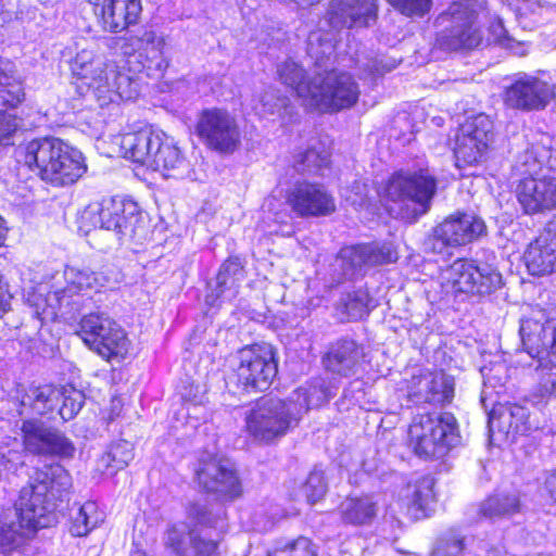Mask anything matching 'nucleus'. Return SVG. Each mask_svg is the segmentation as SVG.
<instances>
[{"label": "nucleus", "mask_w": 556, "mask_h": 556, "mask_svg": "<svg viewBox=\"0 0 556 556\" xmlns=\"http://www.w3.org/2000/svg\"><path fill=\"white\" fill-rule=\"evenodd\" d=\"M165 46L164 37L153 29H140L121 45L125 65L132 75L122 73L114 61L97 53L93 45L77 52L71 71L92 90L101 106L129 101L140 93L139 74L153 78L164 75L169 65Z\"/></svg>", "instance_id": "1"}, {"label": "nucleus", "mask_w": 556, "mask_h": 556, "mask_svg": "<svg viewBox=\"0 0 556 556\" xmlns=\"http://www.w3.org/2000/svg\"><path fill=\"white\" fill-rule=\"evenodd\" d=\"M376 15L377 0H331L325 23L332 30H313L307 38V54L316 66L314 89L307 108L339 111L356 103L359 88L351 74L330 71L321 75L317 70L323 68L333 56L337 42L334 30L368 26Z\"/></svg>", "instance_id": "2"}, {"label": "nucleus", "mask_w": 556, "mask_h": 556, "mask_svg": "<svg viewBox=\"0 0 556 556\" xmlns=\"http://www.w3.org/2000/svg\"><path fill=\"white\" fill-rule=\"evenodd\" d=\"M37 473L34 483L21 491L17 522L0 529V548L4 556H22L31 535L40 528L56 522V503L63 501L72 486L70 473L61 465H50Z\"/></svg>", "instance_id": "3"}, {"label": "nucleus", "mask_w": 556, "mask_h": 556, "mask_svg": "<svg viewBox=\"0 0 556 556\" xmlns=\"http://www.w3.org/2000/svg\"><path fill=\"white\" fill-rule=\"evenodd\" d=\"M333 395L324 381L317 379L294 390L287 400L263 399L245 416L247 432L256 441L270 443L286 435L311 408Z\"/></svg>", "instance_id": "4"}, {"label": "nucleus", "mask_w": 556, "mask_h": 556, "mask_svg": "<svg viewBox=\"0 0 556 556\" xmlns=\"http://www.w3.org/2000/svg\"><path fill=\"white\" fill-rule=\"evenodd\" d=\"M103 286L104 278L98 273L89 268L66 266L63 273H55L49 281L38 283L28 293L27 303L39 320L53 321L78 311L84 298H89Z\"/></svg>", "instance_id": "5"}, {"label": "nucleus", "mask_w": 556, "mask_h": 556, "mask_svg": "<svg viewBox=\"0 0 556 556\" xmlns=\"http://www.w3.org/2000/svg\"><path fill=\"white\" fill-rule=\"evenodd\" d=\"M517 169L529 175L516 188L518 203L528 215L556 208V178L532 177L543 167L556 170V136L535 131L531 135L528 148L518 156Z\"/></svg>", "instance_id": "6"}, {"label": "nucleus", "mask_w": 556, "mask_h": 556, "mask_svg": "<svg viewBox=\"0 0 556 556\" xmlns=\"http://www.w3.org/2000/svg\"><path fill=\"white\" fill-rule=\"evenodd\" d=\"M520 337L523 352L517 354V363L535 366L541 371L536 403L556 396V308L535 311L521 320Z\"/></svg>", "instance_id": "7"}, {"label": "nucleus", "mask_w": 556, "mask_h": 556, "mask_svg": "<svg viewBox=\"0 0 556 556\" xmlns=\"http://www.w3.org/2000/svg\"><path fill=\"white\" fill-rule=\"evenodd\" d=\"M18 154L34 175L53 187L74 185L88 168L81 151L55 137L26 141Z\"/></svg>", "instance_id": "8"}, {"label": "nucleus", "mask_w": 556, "mask_h": 556, "mask_svg": "<svg viewBox=\"0 0 556 556\" xmlns=\"http://www.w3.org/2000/svg\"><path fill=\"white\" fill-rule=\"evenodd\" d=\"M116 140L124 157L159 172L164 178L180 179L190 172V163L175 139L161 129L147 126Z\"/></svg>", "instance_id": "9"}, {"label": "nucleus", "mask_w": 556, "mask_h": 556, "mask_svg": "<svg viewBox=\"0 0 556 556\" xmlns=\"http://www.w3.org/2000/svg\"><path fill=\"white\" fill-rule=\"evenodd\" d=\"M435 191L437 180L428 168L401 169L390 176L379 194L390 214L408 219L430 208Z\"/></svg>", "instance_id": "10"}, {"label": "nucleus", "mask_w": 556, "mask_h": 556, "mask_svg": "<svg viewBox=\"0 0 556 556\" xmlns=\"http://www.w3.org/2000/svg\"><path fill=\"white\" fill-rule=\"evenodd\" d=\"M93 228L113 231L121 242L142 236L144 219L138 204L126 198H109L89 204L80 214L79 229L88 233Z\"/></svg>", "instance_id": "11"}, {"label": "nucleus", "mask_w": 556, "mask_h": 556, "mask_svg": "<svg viewBox=\"0 0 556 556\" xmlns=\"http://www.w3.org/2000/svg\"><path fill=\"white\" fill-rule=\"evenodd\" d=\"M409 445L420 457H441L457 443V421L450 413L416 416L408 429Z\"/></svg>", "instance_id": "12"}, {"label": "nucleus", "mask_w": 556, "mask_h": 556, "mask_svg": "<svg viewBox=\"0 0 556 556\" xmlns=\"http://www.w3.org/2000/svg\"><path fill=\"white\" fill-rule=\"evenodd\" d=\"M440 283L446 294L490 295L503 285L501 273L489 264L477 265L459 258L440 273Z\"/></svg>", "instance_id": "13"}, {"label": "nucleus", "mask_w": 556, "mask_h": 556, "mask_svg": "<svg viewBox=\"0 0 556 556\" xmlns=\"http://www.w3.org/2000/svg\"><path fill=\"white\" fill-rule=\"evenodd\" d=\"M237 359L232 379L238 389L262 392L269 388L278 371L276 353L270 344L245 346L238 352Z\"/></svg>", "instance_id": "14"}, {"label": "nucleus", "mask_w": 556, "mask_h": 556, "mask_svg": "<svg viewBox=\"0 0 556 556\" xmlns=\"http://www.w3.org/2000/svg\"><path fill=\"white\" fill-rule=\"evenodd\" d=\"M80 337L99 356L106 361L122 362L130 349L125 330L103 314H89L80 321Z\"/></svg>", "instance_id": "15"}, {"label": "nucleus", "mask_w": 556, "mask_h": 556, "mask_svg": "<svg viewBox=\"0 0 556 556\" xmlns=\"http://www.w3.org/2000/svg\"><path fill=\"white\" fill-rule=\"evenodd\" d=\"M475 9L472 0H460L450 5L437 22L443 29L437 41L443 49H472L481 42V36L473 28Z\"/></svg>", "instance_id": "16"}, {"label": "nucleus", "mask_w": 556, "mask_h": 556, "mask_svg": "<svg viewBox=\"0 0 556 556\" xmlns=\"http://www.w3.org/2000/svg\"><path fill=\"white\" fill-rule=\"evenodd\" d=\"M493 140V122L485 114L468 117L456 135L454 154L459 169L482 163Z\"/></svg>", "instance_id": "17"}, {"label": "nucleus", "mask_w": 556, "mask_h": 556, "mask_svg": "<svg viewBox=\"0 0 556 556\" xmlns=\"http://www.w3.org/2000/svg\"><path fill=\"white\" fill-rule=\"evenodd\" d=\"M195 132L203 143L219 153H232L241 142V131L235 115L220 108L203 110Z\"/></svg>", "instance_id": "18"}, {"label": "nucleus", "mask_w": 556, "mask_h": 556, "mask_svg": "<svg viewBox=\"0 0 556 556\" xmlns=\"http://www.w3.org/2000/svg\"><path fill=\"white\" fill-rule=\"evenodd\" d=\"M555 97V86L538 75L519 74L505 88L503 100L507 108L522 111H540Z\"/></svg>", "instance_id": "19"}, {"label": "nucleus", "mask_w": 556, "mask_h": 556, "mask_svg": "<svg viewBox=\"0 0 556 556\" xmlns=\"http://www.w3.org/2000/svg\"><path fill=\"white\" fill-rule=\"evenodd\" d=\"M486 231L484 220L473 213L448 215L433 229L432 250L442 253L445 248L467 245Z\"/></svg>", "instance_id": "20"}, {"label": "nucleus", "mask_w": 556, "mask_h": 556, "mask_svg": "<svg viewBox=\"0 0 556 556\" xmlns=\"http://www.w3.org/2000/svg\"><path fill=\"white\" fill-rule=\"evenodd\" d=\"M393 496V502L389 505L392 513H402L416 520L425 518L434 501L433 480L424 476L407 483L403 482Z\"/></svg>", "instance_id": "21"}, {"label": "nucleus", "mask_w": 556, "mask_h": 556, "mask_svg": "<svg viewBox=\"0 0 556 556\" xmlns=\"http://www.w3.org/2000/svg\"><path fill=\"white\" fill-rule=\"evenodd\" d=\"M197 477L203 489L224 498L233 500L241 494V484L233 466L226 459H202Z\"/></svg>", "instance_id": "22"}, {"label": "nucleus", "mask_w": 556, "mask_h": 556, "mask_svg": "<svg viewBox=\"0 0 556 556\" xmlns=\"http://www.w3.org/2000/svg\"><path fill=\"white\" fill-rule=\"evenodd\" d=\"M22 433L25 448L33 454L72 457L75 452L74 445L67 438L47 428L38 419L24 420Z\"/></svg>", "instance_id": "23"}, {"label": "nucleus", "mask_w": 556, "mask_h": 556, "mask_svg": "<svg viewBox=\"0 0 556 556\" xmlns=\"http://www.w3.org/2000/svg\"><path fill=\"white\" fill-rule=\"evenodd\" d=\"M287 203L299 216H323L334 212V199L317 184L298 181L287 195Z\"/></svg>", "instance_id": "24"}, {"label": "nucleus", "mask_w": 556, "mask_h": 556, "mask_svg": "<svg viewBox=\"0 0 556 556\" xmlns=\"http://www.w3.org/2000/svg\"><path fill=\"white\" fill-rule=\"evenodd\" d=\"M101 27L110 33H121L138 22L142 11L141 0H90Z\"/></svg>", "instance_id": "25"}, {"label": "nucleus", "mask_w": 556, "mask_h": 556, "mask_svg": "<svg viewBox=\"0 0 556 556\" xmlns=\"http://www.w3.org/2000/svg\"><path fill=\"white\" fill-rule=\"evenodd\" d=\"M397 260V253L391 243L357 244L342 248L338 262L345 277H353L364 265H379L393 263Z\"/></svg>", "instance_id": "26"}, {"label": "nucleus", "mask_w": 556, "mask_h": 556, "mask_svg": "<svg viewBox=\"0 0 556 556\" xmlns=\"http://www.w3.org/2000/svg\"><path fill=\"white\" fill-rule=\"evenodd\" d=\"M528 271L533 276H546L556 271V222L529 243L523 254Z\"/></svg>", "instance_id": "27"}, {"label": "nucleus", "mask_w": 556, "mask_h": 556, "mask_svg": "<svg viewBox=\"0 0 556 556\" xmlns=\"http://www.w3.org/2000/svg\"><path fill=\"white\" fill-rule=\"evenodd\" d=\"M488 425L491 439L494 438L495 431H498L509 442H514L517 435H523L531 429L528 409L517 404L494 407L489 414Z\"/></svg>", "instance_id": "28"}, {"label": "nucleus", "mask_w": 556, "mask_h": 556, "mask_svg": "<svg viewBox=\"0 0 556 556\" xmlns=\"http://www.w3.org/2000/svg\"><path fill=\"white\" fill-rule=\"evenodd\" d=\"M166 544L179 556H211L217 548L215 540H206L197 529L187 532L182 523L168 529Z\"/></svg>", "instance_id": "29"}, {"label": "nucleus", "mask_w": 556, "mask_h": 556, "mask_svg": "<svg viewBox=\"0 0 556 556\" xmlns=\"http://www.w3.org/2000/svg\"><path fill=\"white\" fill-rule=\"evenodd\" d=\"M364 356L363 349L354 340H339L333 343L324 357L327 370L349 377L354 375Z\"/></svg>", "instance_id": "30"}, {"label": "nucleus", "mask_w": 556, "mask_h": 556, "mask_svg": "<svg viewBox=\"0 0 556 556\" xmlns=\"http://www.w3.org/2000/svg\"><path fill=\"white\" fill-rule=\"evenodd\" d=\"M104 521V513L94 501L74 504L70 515V533L73 536H86Z\"/></svg>", "instance_id": "31"}, {"label": "nucleus", "mask_w": 556, "mask_h": 556, "mask_svg": "<svg viewBox=\"0 0 556 556\" xmlns=\"http://www.w3.org/2000/svg\"><path fill=\"white\" fill-rule=\"evenodd\" d=\"M520 511L521 502L517 491L497 492L484 500L478 509L479 515L488 519L510 517Z\"/></svg>", "instance_id": "32"}, {"label": "nucleus", "mask_w": 556, "mask_h": 556, "mask_svg": "<svg viewBox=\"0 0 556 556\" xmlns=\"http://www.w3.org/2000/svg\"><path fill=\"white\" fill-rule=\"evenodd\" d=\"M278 76L283 85L292 89L304 105L307 106L314 89V79L311 80L302 66L293 60H287L278 66Z\"/></svg>", "instance_id": "33"}, {"label": "nucleus", "mask_w": 556, "mask_h": 556, "mask_svg": "<svg viewBox=\"0 0 556 556\" xmlns=\"http://www.w3.org/2000/svg\"><path fill=\"white\" fill-rule=\"evenodd\" d=\"M342 520L350 525H367L377 514V503L372 496L348 497L340 505Z\"/></svg>", "instance_id": "34"}, {"label": "nucleus", "mask_w": 556, "mask_h": 556, "mask_svg": "<svg viewBox=\"0 0 556 556\" xmlns=\"http://www.w3.org/2000/svg\"><path fill=\"white\" fill-rule=\"evenodd\" d=\"M233 268V274L240 271L238 265L233 262L225 263L216 278V288L205 298V302L208 306L214 307L225 301L233 300L238 294L237 278L229 277V273Z\"/></svg>", "instance_id": "35"}, {"label": "nucleus", "mask_w": 556, "mask_h": 556, "mask_svg": "<svg viewBox=\"0 0 556 556\" xmlns=\"http://www.w3.org/2000/svg\"><path fill=\"white\" fill-rule=\"evenodd\" d=\"M134 458V447L128 441H118L111 445L97 462V468L106 475L124 469Z\"/></svg>", "instance_id": "36"}, {"label": "nucleus", "mask_w": 556, "mask_h": 556, "mask_svg": "<svg viewBox=\"0 0 556 556\" xmlns=\"http://www.w3.org/2000/svg\"><path fill=\"white\" fill-rule=\"evenodd\" d=\"M60 390L46 384L31 387L22 397L23 406L30 405L31 409L39 415L53 410L60 403Z\"/></svg>", "instance_id": "37"}, {"label": "nucleus", "mask_w": 556, "mask_h": 556, "mask_svg": "<svg viewBox=\"0 0 556 556\" xmlns=\"http://www.w3.org/2000/svg\"><path fill=\"white\" fill-rule=\"evenodd\" d=\"M289 99L280 94L279 90L268 87L254 99L253 110L261 117L282 116L288 112Z\"/></svg>", "instance_id": "38"}, {"label": "nucleus", "mask_w": 556, "mask_h": 556, "mask_svg": "<svg viewBox=\"0 0 556 556\" xmlns=\"http://www.w3.org/2000/svg\"><path fill=\"white\" fill-rule=\"evenodd\" d=\"M370 298L365 289H357L342 296L338 309L348 320H357L369 313Z\"/></svg>", "instance_id": "39"}, {"label": "nucleus", "mask_w": 556, "mask_h": 556, "mask_svg": "<svg viewBox=\"0 0 556 556\" xmlns=\"http://www.w3.org/2000/svg\"><path fill=\"white\" fill-rule=\"evenodd\" d=\"M59 390L61 392L60 401H62L59 407V414L63 420H70L74 418L83 407L85 395L73 386H65Z\"/></svg>", "instance_id": "40"}, {"label": "nucleus", "mask_w": 556, "mask_h": 556, "mask_svg": "<svg viewBox=\"0 0 556 556\" xmlns=\"http://www.w3.org/2000/svg\"><path fill=\"white\" fill-rule=\"evenodd\" d=\"M268 556H317L316 546L305 536H299L295 540L280 543Z\"/></svg>", "instance_id": "41"}, {"label": "nucleus", "mask_w": 556, "mask_h": 556, "mask_svg": "<svg viewBox=\"0 0 556 556\" xmlns=\"http://www.w3.org/2000/svg\"><path fill=\"white\" fill-rule=\"evenodd\" d=\"M298 163L302 165L303 170L312 172L327 167L330 162V152L320 143L311 146L304 153L299 155Z\"/></svg>", "instance_id": "42"}, {"label": "nucleus", "mask_w": 556, "mask_h": 556, "mask_svg": "<svg viewBox=\"0 0 556 556\" xmlns=\"http://www.w3.org/2000/svg\"><path fill=\"white\" fill-rule=\"evenodd\" d=\"M327 491L325 475L321 469L312 470L301 489V495L308 504H315L324 497Z\"/></svg>", "instance_id": "43"}, {"label": "nucleus", "mask_w": 556, "mask_h": 556, "mask_svg": "<svg viewBox=\"0 0 556 556\" xmlns=\"http://www.w3.org/2000/svg\"><path fill=\"white\" fill-rule=\"evenodd\" d=\"M435 382L427 391V403L440 404L448 402L453 396V381L443 371L434 370Z\"/></svg>", "instance_id": "44"}, {"label": "nucleus", "mask_w": 556, "mask_h": 556, "mask_svg": "<svg viewBox=\"0 0 556 556\" xmlns=\"http://www.w3.org/2000/svg\"><path fill=\"white\" fill-rule=\"evenodd\" d=\"M435 382L434 371L421 369L418 375H414L409 381V396L415 402L427 403V391H430L431 384Z\"/></svg>", "instance_id": "45"}, {"label": "nucleus", "mask_w": 556, "mask_h": 556, "mask_svg": "<svg viewBox=\"0 0 556 556\" xmlns=\"http://www.w3.org/2000/svg\"><path fill=\"white\" fill-rule=\"evenodd\" d=\"M400 13L408 17H422L429 13L432 0H388Z\"/></svg>", "instance_id": "46"}, {"label": "nucleus", "mask_w": 556, "mask_h": 556, "mask_svg": "<svg viewBox=\"0 0 556 556\" xmlns=\"http://www.w3.org/2000/svg\"><path fill=\"white\" fill-rule=\"evenodd\" d=\"M11 80L12 77L0 67V100L10 106H15L22 101L23 92L21 87L17 84H11Z\"/></svg>", "instance_id": "47"}, {"label": "nucleus", "mask_w": 556, "mask_h": 556, "mask_svg": "<svg viewBox=\"0 0 556 556\" xmlns=\"http://www.w3.org/2000/svg\"><path fill=\"white\" fill-rule=\"evenodd\" d=\"M188 514L199 526L223 528V525H219V517L213 518L212 511L206 506L194 504L189 508Z\"/></svg>", "instance_id": "48"}, {"label": "nucleus", "mask_w": 556, "mask_h": 556, "mask_svg": "<svg viewBox=\"0 0 556 556\" xmlns=\"http://www.w3.org/2000/svg\"><path fill=\"white\" fill-rule=\"evenodd\" d=\"M490 33L493 37V40L496 43L506 49L513 50L515 53H519V51L515 50V45L519 47V43H517L513 38H510L507 35V31L504 28L502 20H497L491 25ZM522 53L523 52H520V54Z\"/></svg>", "instance_id": "49"}, {"label": "nucleus", "mask_w": 556, "mask_h": 556, "mask_svg": "<svg viewBox=\"0 0 556 556\" xmlns=\"http://www.w3.org/2000/svg\"><path fill=\"white\" fill-rule=\"evenodd\" d=\"M17 123L13 115L0 111V143H5L15 132Z\"/></svg>", "instance_id": "50"}, {"label": "nucleus", "mask_w": 556, "mask_h": 556, "mask_svg": "<svg viewBox=\"0 0 556 556\" xmlns=\"http://www.w3.org/2000/svg\"><path fill=\"white\" fill-rule=\"evenodd\" d=\"M263 208L266 212L273 213L277 223H283L282 211H285V203L280 201L276 195L268 197L263 204Z\"/></svg>", "instance_id": "51"}, {"label": "nucleus", "mask_w": 556, "mask_h": 556, "mask_svg": "<svg viewBox=\"0 0 556 556\" xmlns=\"http://www.w3.org/2000/svg\"><path fill=\"white\" fill-rule=\"evenodd\" d=\"M544 490L549 498L556 503V470L549 472L544 480Z\"/></svg>", "instance_id": "52"}, {"label": "nucleus", "mask_w": 556, "mask_h": 556, "mask_svg": "<svg viewBox=\"0 0 556 556\" xmlns=\"http://www.w3.org/2000/svg\"><path fill=\"white\" fill-rule=\"evenodd\" d=\"M8 232L5 220L0 216V247L4 243Z\"/></svg>", "instance_id": "53"}, {"label": "nucleus", "mask_w": 556, "mask_h": 556, "mask_svg": "<svg viewBox=\"0 0 556 556\" xmlns=\"http://www.w3.org/2000/svg\"><path fill=\"white\" fill-rule=\"evenodd\" d=\"M291 1L301 8H307V7L318 3L320 0H291Z\"/></svg>", "instance_id": "54"}, {"label": "nucleus", "mask_w": 556, "mask_h": 556, "mask_svg": "<svg viewBox=\"0 0 556 556\" xmlns=\"http://www.w3.org/2000/svg\"><path fill=\"white\" fill-rule=\"evenodd\" d=\"M122 404L121 403H112V414L110 415V420H113L115 416L119 414Z\"/></svg>", "instance_id": "55"}, {"label": "nucleus", "mask_w": 556, "mask_h": 556, "mask_svg": "<svg viewBox=\"0 0 556 556\" xmlns=\"http://www.w3.org/2000/svg\"><path fill=\"white\" fill-rule=\"evenodd\" d=\"M343 195L346 199V201L351 202L353 205H362L363 204L362 198H359V200H357L348 193H344Z\"/></svg>", "instance_id": "56"}, {"label": "nucleus", "mask_w": 556, "mask_h": 556, "mask_svg": "<svg viewBox=\"0 0 556 556\" xmlns=\"http://www.w3.org/2000/svg\"><path fill=\"white\" fill-rule=\"evenodd\" d=\"M450 548L453 552H459L463 548V542L460 540H454Z\"/></svg>", "instance_id": "57"}, {"label": "nucleus", "mask_w": 556, "mask_h": 556, "mask_svg": "<svg viewBox=\"0 0 556 556\" xmlns=\"http://www.w3.org/2000/svg\"><path fill=\"white\" fill-rule=\"evenodd\" d=\"M434 556H443V548L441 546L437 547Z\"/></svg>", "instance_id": "58"}, {"label": "nucleus", "mask_w": 556, "mask_h": 556, "mask_svg": "<svg viewBox=\"0 0 556 556\" xmlns=\"http://www.w3.org/2000/svg\"><path fill=\"white\" fill-rule=\"evenodd\" d=\"M481 374H482V376L484 377V379H485L486 381H490V379H491V378L489 377V374H488V372H485V368H483V369L481 370Z\"/></svg>", "instance_id": "59"}, {"label": "nucleus", "mask_w": 556, "mask_h": 556, "mask_svg": "<svg viewBox=\"0 0 556 556\" xmlns=\"http://www.w3.org/2000/svg\"><path fill=\"white\" fill-rule=\"evenodd\" d=\"M496 371H501V369H503V366L502 365H498L495 367Z\"/></svg>", "instance_id": "60"}]
</instances>
